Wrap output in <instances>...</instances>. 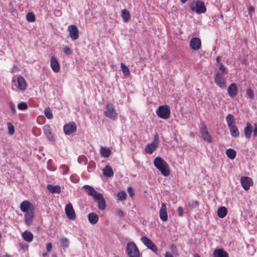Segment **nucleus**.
Here are the masks:
<instances>
[{
    "instance_id": "f257e3e1",
    "label": "nucleus",
    "mask_w": 257,
    "mask_h": 257,
    "mask_svg": "<svg viewBox=\"0 0 257 257\" xmlns=\"http://www.w3.org/2000/svg\"><path fill=\"white\" fill-rule=\"evenodd\" d=\"M155 167L164 176H168L170 174L169 166L167 163L161 157H157L154 160Z\"/></svg>"
},
{
    "instance_id": "f03ea898",
    "label": "nucleus",
    "mask_w": 257,
    "mask_h": 257,
    "mask_svg": "<svg viewBox=\"0 0 257 257\" xmlns=\"http://www.w3.org/2000/svg\"><path fill=\"white\" fill-rule=\"evenodd\" d=\"M189 8L192 13L197 14L205 13L206 8L203 2L199 0H194L190 4Z\"/></svg>"
},
{
    "instance_id": "7ed1b4c3",
    "label": "nucleus",
    "mask_w": 257,
    "mask_h": 257,
    "mask_svg": "<svg viewBox=\"0 0 257 257\" xmlns=\"http://www.w3.org/2000/svg\"><path fill=\"white\" fill-rule=\"evenodd\" d=\"M126 251L129 257H140V251L136 245L132 241L129 242L126 245Z\"/></svg>"
},
{
    "instance_id": "20e7f679",
    "label": "nucleus",
    "mask_w": 257,
    "mask_h": 257,
    "mask_svg": "<svg viewBox=\"0 0 257 257\" xmlns=\"http://www.w3.org/2000/svg\"><path fill=\"white\" fill-rule=\"evenodd\" d=\"M105 108L104 114L111 119L116 120L117 118V113L114 105L112 103H108L106 104Z\"/></svg>"
},
{
    "instance_id": "39448f33",
    "label": "nucleus",
    "mask_w": 257,
    "mask_h": 257,
    "mask_svg": "<svg viewBox=\"0 0 257 257\" xmlns=\"http://www.w3.org/2000/svg\"><path fill=\"white\" fill-rule=\"evenodd\" d=\"M171 110L167 105L160 106L156 110L158 116L162 119H168L170 117Z\"/></svg>"
},
{
    "instance_id": "423d86ee",
    "label": "nucleus",
    "mask_w": 257,
    "mask_h": 257,
    "mask_svg": "<svg viewBox=\"0 0 257 257\" xmlns=\"http://www.w3.org/2000/svg\"><path fill=\"white\" fill-rule=\"evenodd\" d=\"M214 81L216 84L221 88H226V80L223 74L217 72L215 74Z\"/></svg>"
},
{
    "instance_id": "0eeeda50",
    "label": "nucleus",
    "mask_w": 257,
    "mask_h": 257,
    "mask_svg": "<svg viewBox=\"0 0 257 257\" xmlns=\"http://www.w3.org/2000/svg\"><path fill=\"white\" fill-rule=\"evenodd\" d=\"M141 240L147 247L150 249L154 252H156L158 251V248L157 246L154 243V242L148 237L143 236L141 238Z\"/></svg>"
},
{
    "instance_id": "6e6552de",
    "label": "nucleus",
    "mask_w": 257,
    "mask_h": 257,
    "mask_svg": "<svg viewBox=\"0 0 257 257\" xmlns=\"http://www.w3.org/2000/svg\"><path fill=\"white\" fill-rule=\"evenodd\" d=\"M77 127L75 122H71L64 125L63 130L64 133L67 135H69L76 131Z\"/></svg>"
},
{
    "instance_id": "1a4fd4ad",
    "label": "nucleus",
    "mask_w": 257,
    "mask_h": 257,
    "mask_svg": "<svg viewBox=\"0 0 257 257\" xmlns=\"http://www.w3.org/2000/svg\"><path fill=\"white\" fill-rule=\"evenodd\" d=\"M94 199L97 202L99 209L104 210L105 209L106 202L102 194H97Z\"/></svg>"
},
{
    "instance_id": "9d476101",
    "label": "nucleus",
    "mask_w": 257,
    "mask_h": 257,
    "mask_svg": "<svg viewBox=\"0 0 257 257\" xmlns=\"http://www.w3.org/2000/svg\"><path fill=\"white\" fill-rule=\"evenodd\" d=\"M21 210L26 213L34 211L33 205L28 201H24L20 204Z\"/></svg>"
},
{
    "instance_id": "9b49d317",
    "label": "nucleus",
    "mask_w": 257,
    "mask_h": 257,
    "mask_svg": "<svg viewBox=\"0 0 257 257\" xmlns=\"http://www.w3.org/2000/svg\"><path fill=\"white\" fill-rule=\"evenodd\" d=\"M65 213L67 217L71 220L75 219L76 216L73 206L71 203L66 204L65 208Z\"/></svg>"
},
{
    "instance_id": "f8f14e48",
    "label": "nucleus",
    "mask_w": 257,
    "mask_h": 257,
    "mask_svg": "<svg viewBox=\"0 0 257 257\" xmlns=\"http://www.w3.org/2000/svg\"><path fill=\"white\" fill-rule=\"evenodd\" d=\"M69 36L73 40H77L79 37V31L75 25H70L68 28Z\"/></svg>"
},
{
    "instance_id": "ddd939ff",
    "label": "nucleus",
    "mask_w": 257,
    "mask_h": 257,
    "mask_svg": "<svg viewBox=\"0 0 257 257\" xmlns=\"http://www.w3.org/2000/svg\"><path fill=\"white\" fill-rule=\"evenodd\" d=\"M200 133L202 138L205 141H206L208 143L212 142L211 137L209 134L206 126L204 124H202V126L200 127Z\"/></svg>"
},
{
    "instance_id": "4468645a",
    "label": "nucleus",
    "mask_w": 257,
    "mask_h": 257,
    "mask_svg": "<svg viewBox=\"0 0 257 257\" xmlns=\"http://www.w3.org/2000/svg\"><path fill=\"white\" fill-rule=\"evenodd\" d=\"M240 182L242 187L245 190H248L250 187L253 185L252 180L248 177H241Z\"/></svg>"
},
{
    "instance_id": "2eb2a0df",
    "label": "nucleus",
    "mask_w": 257,
    "mask_h": 257,
    "mask_svg": "<svg viewBox=\"0 0 257 257\" xmlns=\"http://www.w3.org/2000/svg\"><path fill=\"white\" fill-rule=\"evenodd\" d=\"M160 219L163 221H166L168 220V213L167 211V207L165 203H162L159 211Z\"/></svg>"
},
{
    "instance_id": "dca6fc26",
    "label": "nucleus",
    "mask_w": 257,
    "mask_h": 257,
    "mask_svg": "<svg viewBox=\"0 0 257 257\" xmlns=\"http://www.w3.org/2000/svg\"><path fill=\"white\" fill-rule=\"evenodd\" d=\"M201 45V40L198 38H193L190 41V46L193 50H198L200 48Z\"/></svg>"
},
{
    "instance_id": "f3484780",
    "label": "nucleus",
    "mask_w": 257,
    "mask_h": 257,
    "mask_svg": "<svg viewBox=\"0 0 257 257\" xmlns=\"http://www.w3.org/2000/svg\"><path fill=\"white\" fill-rule=\"evenodd\" d=\"M227 93L230 97H235L237 93V87L235 83H232L227 89Z\"/></svg>"
},
{
    "instance_id": "a211bd4d",
    "label": "nucleus",
    "mask_w": 257,
    "mask_h": 257,
    "mask_svg": "<svg viewBox=\"0 0 257 257\" xmlns=\"http://www.w3.org/2000/svg\"><path fill=\"white\" fill-rule=\"evenodd\" d=\"M50 66L54 72H58L60 71V65L55 57L53 56L51 57Z\"/></svg>"
},
{
    "instance_id": "6ab92c4d",
    "label": "nucleus",
    "mask_w": 257,
    "mask_h": 257,
    "mask_svg": "<svg viewBox=\"0 0 257 257\" xmlns=\"http://www.w3.org/2000/svg\"><path fill=\"white\" fill-rule=\"evenodd\" d=\"M213 255V257H229L227 252L223 248L215 249Z\"/></svg>"
},
{
    "instance_id": "aec40b11",
    "label": "nucleus",
    "mask_w": 257,
    "mask_h": 257,
    "mask_svg": "<svg viewBox=\"0 0 257 257\" xmlns=\"http://www.w3.org/2000/svg\"><path fill=\"white\" fill-rule=\"evenodd\" d=\"M34 216V211L26 213L24 215V220L26 224L30 225L32 223Z\"/></svg>"
},
{
    "instance_id": "412c9836",
    "label": "nucleus",
    "mask_w": 257,
    "mask_h": 257,
    "mask_svg": "<svg viewBox=\"0 0 257 257\" xmlns=\"http://www.w3.org/2000/svg\"><path fill=\"white\" fill-rule=\"evenodd\" d=\"M18 83V88L20 90H25L26 89L27 84L25 79L22 76H19L17 78Z\"/></svg>"
},
{
    "instance_id": "4be33fe9",
    "label": "nucleus",
    "mask_w": 257,
    "mask_h": 257,
    "mask_svg": "<svg viewBox=\"0 0 257 257\" xmlns=\"http://www.w3.org/2000/svg\"><path fill=\"white\" fill-rule=\"evenodd\" d=\"M83 188L85 189L86 193L88 195L93 196L94 198L97 194H99V193H97L92 187L89 185H85L83 186Z\"/></svg>"
},
{
    "instance_id": "5701e85b",
    "label": "nucleus",
    "mask_w": 257,
    "mask_h": 257,
    "mask_svg": "<svg viewBox=\"0 0 257 257\" xmlns=\"http://www.w3.org/2000/svg\"><path fill=\"white\" fill-rule=\"evenodd\" d=\"M44 132L47 139L49 141H52L53 140V135L50 125H45L44 126Z\"/></svg>"
},
{
    "instance_id": "b1692460",
    "label": "nucleus",
    "mask_w": 257,
    "mask_h": 257,
    "mask_svg": "<svg viewBox=\"0 0 257 257\" xmlns=\"http://www.w3.org/2000/svg\"><path fill=\"white\" fill-rule=\"evenodd\" d=\"M121 17L123 22L127 23L130 21L131 16L130 13L126 9H123L121 11Z\"/></svg>"
},
{
    "instance_id": "393cba45",
    "label": "nucleus",
    "mask_w": 257,
    "mask_h": 257,
    "mask_svg": "<svg viewBox=\"0 0 257 257\" xmlns=\"http://www.w3.org/2000/svg\"><path fill=\"white\" fill-rule=\"evenodd\" d=\"M252 132V126L249 122H247L246 126L244 129V133L246 139H249L251 137Z\"/></svg>"
},
{
    "instance_id": "a878e982",
    "label": "nucleus",
    "mask_w": 257,
    "mask_h": 257,
    "mask_svg": "<svg viewBox=\"0 0 257 257\" xmlns=\"http://www.w3.org/2000/svg\"><path fill=\"white\" fill-rule=\"evenodd\" d=\"M47 189L51 193H60L61 192V187L59 185H53L49 184L47 186Z\"/></svg>"
},
{
    "instance_id": "bb28decb",
    "label": "nucleus",
    "mask_w": 257,
    "mask_h": 257,
    "mask_svg": "<svg viewBox=\"0 0 257 257\" xmlns=\"http://www.w3.org/2000/svg\"><path fill=\"white\" fill-rule=\"evenodd\" d=\"M89 222L92 224H96L99 219L98 216L94 212L90 213L88 215Z\"/></svg>"
},
{
    "instance_id": "cd10ccee",
    "label": "nucleus",
    "mask_w": 257,
    "mask_h": 257,
    "mask_svg": "<svg viewBox=\"0 0 257 257\" xmlns=\"http://www.w3.org/2000/svg\"><path fill=\"white\" fill-rule=\"evenodd\" d=\"M158 147V146L152 142L151 144H147L145 148V151L149 154H152Z\"/></svg>"
},
{
    "instance_id": "c85d7f7f",
    "label": "nucleus",
    "mask_w": 257,
    "mask_h": 257,
    "mask_svg": "<svg viewBox=\"0 0 257 257\" xmlns=\"http://www.w3.org/2000/svg\"><path fill=\"white\" fill-rule=\"evenodd\" d=\"M22 236L23 239L28 242H31L33 239V235L29 231H25L22 234Z\"/></svg>"
},
{
    "instance_id": "c756f323",
    "label": "nucleus",
    "mask_w": 257,
    "mask_h": 257,
    "mask_svg": "<svg viewBox=\"0 0 257 257\" xmlns=\"http://www.w3.org/2000/svg\"><path fill=\"white\" fill-rule=\"evenodd\" d=\"M231 135L234 138H237L239 136V132L236 125H233L228 127Z\"/></svg>"
},
{
    "instance_id": "7c9ffc66",
    "label": "nucleus",
    "mask_w": 257,
    "mask_h": 257,
    "mask_svg": "<svg viewBox=\"0 0 257 257\" xmlns=\"http://www.w3.org/2000/svg\"><path fill=\"white\" fill-rule=\"evenodd\" d=\"M114 173L111 166H106L103 169V175L108 177H111L113 176Z\"/></svg>"
},
{
    "instance_id": "2f4dec72",
    "label": "nucleus",
    "mask_w": 257,
    "mask_h": 257,
    "mask_svg": "<svg viewBox=\"0 0 257 257\" xmlns=\"http://www.w3.org/2000/svg\"><path fill=\"white\" fill-rule=\"evenodd\" d=\"M227 213V209L225 207H220L217 210V215L220 218H224Z\"/></svg>"
},
{
    "instance_id": "473e14b6",
    "label": "nucleus",
    "mask_w": 257,
    "mask_h": 257,
    "mask_svg": "<svg viewBox=\"0 0 257 257\" xmlns=\"http://www.w3.org/2000/svg\"><path fill=\"white\" fill-rule=\"evenodd\" d=\"M226 121L228 127L233 125H235L234 116L231 114H229L227 115L226 117Z\"/></svg>"
},
{
    "instance_id": "72a5a7b5",
    "label": "nucleus",
    "mask_w": 257,
    "mask_h": 257,
    "mask_svg": "<svg viewBox=\"0 0 257 257\" xmlns=\"http://www.w3.org/2000/svg\"><path fill=\"white\" fill-rule=\"evenodd\" d=\"M111 151L109 148L102 147L100 150L101 155L104 157H108L110 154Z\"/></svg>"
},
{
    "instance_id": "f704fd0d",
    "label": "nucleus",
    "mask_w": 257,
    "mask_h": 257,
    "mask_svg": "<svg viewBox=\"0 0 257 257\" xmlns=\"http://www.w3.org/2000/svg\"><path fill=\"white\" fill-rule=\"evenodd\" d=\"M199 203L197 200H193L188 203L187 205V209L189 210H192L197 207Z\"/></svg>"
},
{
    "instance_id": "c9c22d12",
    "label": "nucleus",
    "mask_w": 257,
    "mask_h": 257,
    "mask_svg": "<svg viewBox=\"0 0 257 257\" xmlns=\"http://www.w3.org/2000/svg\"><path fill=\"white\" fill-rule=\"evenodd\" d=\"M60 244L63 248H67L69 245V240L66 237H62L60 239Z\"/></svg>"
},
{
    "instance_id": "e433bc0d",
    "label": "nucleus",
    "mask_w": 257,
    "mask_h": 257,
    "mask_svg": "<svg viewBox=\"0 0 257 257\" xmlns=\"http://www.w3.org/2000/svg\"><path fill=\"white\" fill-rule=\"evenodd\" d=\"M226 154L229 158L233 159L235 158L236 153L234 150L229 149L226 151Z\"/></svg>"
},
{
    "instance_id": "4c0bfd02",
    "label": "nucleus",
    "mask_w": 257,
    "mask_h": 257,
    "mask_svg": "<svg viewBox=\"0 0 257 257\" xmlns=\"http://www.w3.org/2000/svg\"><path fill=\"white\" fill-rule=\"evenodd\" d=\"M121 69L125 76H128L130 74L128 68L123 63L120 64Z\"/></svg>"
},
{
    "instance_id": "58836bf2",
    "label": "nucleus",
    "mask_w": 257,
    "mask_h": 257,
    "mask_svg": "<svg viewBox=\"0 0 257 257\" xmlns=\"http://www.w3.org/2000/svg\"><path fill=\"white\" fill-rule=\"evenodd\" d=\"M45 115L48 119H52L53 117L52 110L50 107H47L44 111Z\"/></svg>"
},
{
    "instance_id": "ea45409f",
    "label": "nucleus",
    "mask_w": 257,
    "mask_h": 257,
    "mask_svg": "<svg viewBox=\"0 0 257 257\" xmlns=\"http://www.w3.org/2000/svg\"><path fill=\"white\" fill-rule=\"evenodd\" d=\"M27 20L29 22L35 21V16L33 13H28L26 16Z\"/></svg>"
},
{
    "instance_id": "a19ab883",
    "label": "nucleus",
    "mask_w": 257,
    "mask_h": 257,
    "mask_svg": "<svg viewBox=\"0 0 257 257\" xmlns=\"http://www.w3.org/2000/svg\"><path fill=\"white\" fill-rule=\"evenodd\" d=\"M126 194L124 191H120L117 194V197L119 200H124L126 199Z\"/></svg>"
},
{
    "instance_id": "79ce46f5",
    "label": "nucleus",
    "mask_w": 257,
    "mask_h": 257,
    "mask_svg": "<svg viewBox=\"0 0 257 257\" xmlns=\"http://www.w3.org/2000/svg\"><path fill=\"white\" fill-rule=\"evenodd\" d=\"M60 170H61L62 174L63 175H65L67 174V173L69 170V168L65 165H62L60 167Z\"/></svg>"
},
{
    "instance_id": "37998d69",
    "label": "nucleus",
    "mask_w": 257,
    "mask_h": 257,
    "mask_svg": "<svg viewBox=\"0 0 257 257\" xmlns=\"http://www.w3.org/2000/svg\"><path fill=\"white\" fill-rule=\"evenodd\" d=\"M18 108L20 110H25L28 108V105L26 102H22L18 104Z\"/></svg>"
},
{
    "instance_id": "c03bdc74",
    "label": "nucleus",
    "mask_w": 257,
    "mask_h": 257,
    "mask_svg": "<svg viewBox=\"0 0 257 257\" xmlns=\"http://www.w3.org/2000/svg\"><path fill=\"white\" fill-rule=\"evenodd\" d=\"M218 69L219 70L221 71V73H222V74H227V70L226 68L222 63H219L218 64Z\"/></svg>"
},
{
    "instance_id": "a18cd8bd",
    "label": "nucleus",
    "mask_w": 257,
    "mask_h": 257,
    "mask_svg": "<svg viewBox=\"0 0 257 257\" xmlns=\"http://www.w3.org/2000/svg\"><path fill=\"white\" fill-rule=\"evenodd\" d=\"M8 127L9 130V134L11 135H13L15 132V128L14 126L11 123H8Z\"/></svg>"
},
{
    "instance_id": "49530a36",
    "label": "nucleus",
    "mask_w": 257,
    "mask_h": 257,
    "mask_svg": "<svg viewBox=\"0 0 257 257\" xmlns=\"http://www.w3.org/2000/svg\"><path fill=\"white\" fill-rule=\"evenodd\" d=\"M51 160H49L48 162H47V168L48 170H49L50 171H55L56 170V168L53 166L52 165H51Z\"/></svg>"
},
{
    "instance_id": "de8ad7c7",
    "label": "nucleus",
    "mask_w": 257,
    "mask_h": 257,
    "mask_svg": "<svg viewBox=\"0 0 257 257\" xmlns=\"http://www.w3.org/2000/svg\"><path fill=\"white\" fill-rule=\"evenodd\" d=\"M63 52L65 54L68 55L72 54V51L68 46H65L63 48Z\"/></svg>"
},
{
    "instance_id": "09e8293b",
    "label": "nucleus",
    "mask_w": 257,
    "mask_h": 257,
    "mask_svg": "<svg viewBox=\"0 0 257 257\" xmlns=\"http://www.w3.org/2000/svg\"><path fill=\"white\" fill-rule=\"evenodd\" d=\"M79 177L76 175H72L70 177L71 181L73 183H77L79 181Z\"/></svg>"
},
{
    "instance_id": "8fccbe9b",
    "label": "nucleus",
    "mask_w": 257,
    "mask_h": 257,
    "mask_svg": "<svg viewBox=\"0 0 257 257\" xmlns=\"http://www.w3.org/2000/svg\"><path fill=\"white\" fill-rule=\"evenodd\" d=\"M246 94L249 97V98L250 99H253V91L251 89L248 88L247 90Z\"/></svg>"
},
{
    "instance_id": "3c124183",
    "label": "nucleus",
    "mask_w": 257,
    "mask_h": 257,
    "mask_svg": "<svg viewBox=\"0 0 257 257\" xmlns=\"http://www.w3.org/2000/svg\"><path fill=\"white\" fill-rule=\"evenodd\" d=\"M154 143L155 144L159 146L160 144V141L159 139V136L157 134H156L154 136V141L152 142Z\"/></svg>"
},
{
    "instance_id": "603ef678",
    "label": "nucleus",
    "mask_w": 257,
    "mask_h": 257,
    "mask_svg": "<svg viewBox=\"0 0 257 257\" xmlns=\"http://www.w3.org/2000/svg\"><path fill=\"white\" fill-rule=\"evenodd\" d=\"M177 212H178L179 216H180V217L183 216L184 211H183V208L182 207L179 206L178 207Z\"/></svg>"
},
{
    "instance_id": "864d4df0",
    "label": "nucleus",
    "mask_w": 257,
    "mask_h": 257,
    "mask_svg": "<svg viewBox=\"0 0 257 257\" xmlns=\"http://www.w3.org/2000/svg\"><path fill=\"white\" fill-rule=\"evenodd\" d=\"M127 192L131 196H133L134 195V191H133V189L132 187H128Z\"/></svg>"
},
{
    "instance_id": "5fc2aeb1",
    "label": "nucleus",
    "mask_w": 257,
    "mask_h": 257,
    "mask_svg": "<svg viewBox=\"0 0 257 257\" xmlns=\"http://www.w3.org/2000/svg\"><path fill=\"white\" fill-rule=\"evenodd\" d=\"M52 248V244L51 243H48L46 245V249L47 251L49 252L51 250Z\"/></svg>"
},
{
    "instance_id": "6e6d98bb",
    "label": "nucleus",
    "mask_w": 257,
    "mask_h": 257,
    "mask_svg": "<svg viewBox=\"0 0 257 257\" xmlns=\"http://www.w3.org/2000/svg\"><path fill=\"white\" fill-rule=\"evenodd\" d=\"M10 108L11 109V110H12V111L13 112H15V111H16L15 106V104L13 102H11L10 103Z\"/></svg>"
},
{
    "instance_id": "4d7b16f0",
    "label": "nucleus",
    "mask_w": 257,
    "mask_h": 257,
    "mask_svg": "<svg viewBox=\"0 0 257 257\" xmlns=\"http://www.w3.org/2000/svg\"><path fill=\"white\" fill-rule=\"evenodd\" d=\"M248 13L249 15H251V14L252 13H254V11H255V9L254 8L252 7V6H250L248 9Z\"/></svg>"
},
{
    "instance_id": "13d9d810",
    "label": "nucleus",
    "mask_w": 257,
    "mask_h": 257,
    "mask_svg": "<svg viewBox=\"0 0 257 257\" xmlns=\"http://www.w3.org/2000/svg\"><path fill=\"white\" fill-rule=\"evenodd\" d=\"M252 132L253 133V135L255 137H257V125H255V127L253 129H252Z\"/></svg>"
},
{
    "instance_id": "bf43d9fd",
    "label": "nucleus",
    "mask_w": 257,
    "mask_h": 257,
    "mask_svg": "<svg viewBox=\"0 0 257 257\" xmlns=\"http://www.w3.org/2000/svg\"><path fill=\"white\" fill-rule=\"evenodd\" d=\"M165 257H174L173 255L169 252H166L165 254Z\"/></svg>"
},
{
    "instance_id": "052dcab7",
    "label": "nucleus",
    "mask_w": 257,
    "mask_h": 257,
    "mask_svg": "<svg viewBox=\"0 0 257 257\" xmlns=\"http://www.w3.org/2000/svg\"><path fill=\"white\" fill-rule=\"evenodd\" d=\"M117 212L118 214H119V215H120L121 216H123L124 215V213H123V211L120 209H118L117 211Z\"/></svg>"
},
{
    "instance_id": "680f3d73",
    "label": "nucleus",
    "mask_w": 257,
    "mask_h": 257,
    "mask_svg": "<svg viewBox=\"0 0 257 257\" xmlns=\"http://www.w3.org/2000/svg\"><path fill=\"white\" fill-rule=\"evenodd\" d=\"M18 70H19L18 67L16 65H14L13 66V71H18Z\"/></svg>"
},
{
    "instance_id": "e2e57ef3",
    "label": "nucleus",
    "mask_w": 257,
    "mask_h": 257,
    "mask_svg": "<svg viewBox=\"0 0 257 257\" xmlns=\"http://www.w3.org/2000/svg\"><path fill=\"white\" fill-rule=\"evenodd\" d=\"M220 57H217V58H216V61H217V62L218 63V64H219V63H220Z\"/></svg>"
},
{
    "instance_id": "0e129e2a",
    "label": "nucleus",
    "mask_w": 257,
    "mask_h": 257,
    "mask_svg": "<svg viewBox=\"0 0 257 257\" xmlns=\"http://www.w3.org/2000/svg\"><path fill=\"white\" fill-rule=\"evenodd\" d=\"M181 2L183 3V4H184L188 0H180Z\"/></svg>"
},
{
    "instance_id": "69168bd1",
    "label": "nucleus",
    "mask_w": 257,
    "mask_h": 257,
    "mask_svg": "<svg viewBox=\"0 0 257 257\" xmlns=\"http://www.w3.org/2000/svg\"><path fill=\"white\" fill-rule=\"evenodd\" d=\"M2 257H11V256L10 255H8V254H5V255H3Z\"/></svg>"
},
{
    "instance_id": "338daca9",
    "label": "nucleus",
    "mask_w": 257,
    "mask_h": 257,
    "mask_svg": "<svg viewBox=\"0 0 257 257\" xmlns=\"http://www.w3.org/2000/svg\"><path fill=\"white\" fill-rule=\"evenodd\" d=\"M194 257H200V256L198 254H195Z\"/></svg>"
},
{
    "instance_id": "774afa93",
    "label": "nucleus",
    "mask_w": 257,
    "mask_h": 257,
    "mask_svg": "<svg viewBox=\"0 0 257 257\" xmlns=\"http://www.w3.org/2000/svg\"><path fill=\"white\" fill-rule=\"evenodd\" d=\"M42 255H43V256L44 257H45V256H46L47 255V253H46V252H44V253H43L42 254Z\"/></svg>"
}]
</instances>
